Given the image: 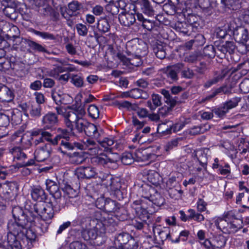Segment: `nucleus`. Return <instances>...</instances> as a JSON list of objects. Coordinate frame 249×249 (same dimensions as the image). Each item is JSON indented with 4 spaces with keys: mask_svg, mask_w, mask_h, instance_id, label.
Masks as SVG:
<instances>
[{
    "mask_svg": "<svg viewBox=\"0 0 249 249\" xmlns=\"http://www.w3.org/2000/svg\"><path fill=\"white\" fill-rule=\"evenodd\" d=\"M12 215L15 221H9L7 224L9 231L7 235V243L11 249H22L23 245L20 241L18 240V237L20 238L24 235L28 224L34 221L36 216L34 214L32 218H29L24 211L18 206L12 209Z\"/></svg>",
    "mask_w": 249,
    "mask_h": 249,
    "instance_id": "f257e3e1",
    "label": "nucleus"
},
{
    "mask_svg": "<svg viewBox=\"0 0 249 249\" xmlns=\"http://www.w3.org/2000/svg\"><path fill=\"white\" fill-rule=\"evenodd\" d=\"M83 207L82 212L85 217L82 218L86 219L84 220V223L88 222L87 223L92 227L102 230L104 228V225H116L114 219L107 214H102L100 211H95L94 207L92 208L87 205H83Z\"/></svg>",
    "mask_w": 249,
    "mask_h": 249,
    "instance_id": "f03ea898",
    "label": "nucleus"
},
{
    "mask_svg": "<svg viewBox=\"0 0 249 249\" xmlns=\"http://www.w3.org/2000/svg\"><path fill=\"white\" fill-rule=\"evenodd\" d=\"M84 220H86L85 218H81L79 222V224L82 227V230L80 231L81 237L86 241L92 240L96 241L94 242V244L99 245L102 244V242H99V239L101 236L98 235V232L105 233L107 230L109 231H113L115 225H103L104 228L96 229L95 227H92L90 226L89 223H84Z\"/></svg>",
    "mask_w": 249,
    "mask_h": 249,
    "instance_id": "7ed1b4c3",
    "label": "nucleus"
},
{
    "mask_svg": "<svg viewBox=\"0 0 249 249\" xmlns=\"http://www.w3.org/2000/svg\"><path fill=\"white\" fill-rule=\"evenodd\" d=\"M84 132L87 136L96 140L100 145L105 148L104 151L111 152V148L109 146L113 144L114 141L108 138H105L103 140H101L100 137L104 132L101 128L98 127L94 124L89 122Z\"/></svg>",
    "mask_w": 249,
    "mask_h": 249,
    "instance_id": "20e7f679",
    "label": "nucleus"
},
{
    "mask_svg": "<svg viewBox=\"0 0 249 249\" xmlns=\"http://www.w3.org/2000/svg\"><path fill=\"white\" fill-rule=\"evenodd\" d=\"M103 183L107 188L109 187L110 194L118 200H122L126 197V191L121 187V183L117 179L113 178L111 176H107Z\"/></svg>",
    "mask_w": 249,
    "mask_h": 249,
    "instance_id": "39448f33",
    "label": "nucleus"
},
{
    "mask_svg": "<svg viewBox=\"0 0 249 249\" xmlns=\"http://www.w3.org/2000/svg\"><path fill=\"white\" fill-rule=\"evenodd\" d=\"M115 238L116 242L118 243V247L127 249H137L138 248L137 241L127 232H121L116 236ZM116 244L115 243L116 245Z\"/></svg>",
    "mask_w": 249,
    "mask_h": 249,
    "instance_id": "423d86ee",
    "label": "nucleus"
},
{
    "mask_svg": "<svg viewBox=\"0 0 249 249\" xmlns=\"http://www.w3.org/2000/svg\"><path fill=\"white\" fill-rule=\"evenodd\" d=\"M0 2L4 6L2 9L3 14L11 20H16L19 14L17 9V1L15 0H0Z\"/></svg>",
    "mask_w": 249,
    "mask_h": 249,
    "instance_id": "0eeeda50",
    "label": "nucleus"
},
{
    "mask_svg": "<svg viewBox=\"0 0 249 249\" xmlns=\"http://www.w3.org/2000/svg\"><path fill=\"white\" fill-rule=\"evenodd\" d=\"M132 208L135 210L137 218L143 221H147L150 217L148 208L143 200H137L133 202Z\"/></svg>",
    "mask_w": 249,
    "mask_h": 249,
    "instance_id": "6e6552de",
    "label": "nucleus"
},
{
    "mask_svg": "<svg viewBox=\"0 0 249 249\" xmlns=\"http://www.w3.org/2000/svg\"><path fill=\"white\" fill-rule=\"evenodd\" d=\"M120 204L109 198H105L104 197L98 198L96 201V206L101 210L106 212L114 213L119 209Z\"/></svg>",
    "mask_w": 249,
    "mask_h": 249,
    "instance_id": "1a4fd4ad",
    "label": "nucleus"
},
{
    "mask_svg": "<svg viewBox=\"0 0 249 249\" xmlns=\"http://www.w3.org/2000/svg\"><path fill=\"white\" fill-rule=\"evenodd\" d=\"M161 93L164 96L165 98H166V103L171 107H173L177 105H179L184 103V100L187 99L189 95L188 92H184L181 94L180 98L177 96L173 97L170 95L169 91L165 89H161Z\"/></svg>",
    "mask_w": 249,
    "mask_h": 249,
    "instance_id": "9d476101",
    "label": "nucleus"
},
{
    "mask_svg": "<svg viewBox=\"0 0 249 249\" xmlns=\"http://www.w3.org/2000/svg\"><path fill=\"white\" fill-rule=\"evenodd\" d=\"M18 187L16 183L12 182L5 184L2 187L3 197L7 201L15 199L18 195Z\"/></svg>",
    "mask_w": 249,
    "mask_h": 249,
    "instance_id": "9b49d317",
    "label": "nucleus"
},
{
    "mask_svg": "<svg viewBox=\"0 0 249 249\" xmlns=\"http://www.w3.org/2000/svg\"><path fill=\"white\" fill-rule=\"evenodd\" d=\"M119 159L120 157L117 154H111L110 155L104 154L96 156L92 159V160L96 164L105 166L109 163H116Z\"/></svg>",
    "mask_w": 249,
    "mask_h": 249,
    "instance_id": "f8f14e48",
    "label": "nucleus"
},
{
    "mask_svg": "<svg viewBox=\"0 0 249 249\" xmlns=\"http://www.w3.org/2000/svg\"><path fill=\"white\" fill-rule=\"evenodd\" d=\"M136 10L132 8V10L123 11L119 15V19L120 23L126 27H130L136 23L135 18Z\"/></svg>",
    "mask_w": 249,
    "mask_h": 249,
    "instance_id": "ddd939ff",
    "label": "nucleus"
},
{
    "mask_svg": "<svg viewBox=\"0 0 249 249\" xmlns=\"http://www.w3.org/2000/svg\"><path fill=\"white\" fill-rule=\"evenodd\" d=\"M96 175L95 168L91 166H82L75 171V175L78 179H90Z\"/></svg>",
    "mask_w": 249,
    "mask_h": 249,
    "instance_id": "4468645a",
    "label": "nucleus"
},
{
    "mask_svg": "<svg viewBox=\"0 0 249 249\" xmlns=\"http://www.w3.org/2000/svg\"><path fill=\"white\" fill-rule=\"evenodd\" d=\"M159 234L162 239H164V240H171L173 243H178L180 240L182 241H185L187 240L189 234V231L187 230L182 231L180 232L178 237L176 238L175 240L171 239L170 230L169 228H164L163 230L159 232Z\"/></svg>",
    "mask_w": 249,
    "mask_h": 249,
    "instance_id": "2eb2a0df",
    "label": "nucleus"
},
{
    "mask_svg": "<svg viewBox=\"0 0 249 249\" xmlns=\"http://www.w3.org/2000/svg\"><path fill=\"white\" fill-rule=\"evenodd\" d=\"M42 122L44 129H50L58 124V119L55 113L49 112L43 116Z\"/></svg>",
    "mask_w": 249,
    "mask_h": 249,
    "instance_id": "dca6fc26",
    "label": "nucleus"
},
{
    "mask_svg": "<svg viewBox=\"0 0 249 249\" xmlns=\"http://www.w3.org/2000/svg\"><path fill=\"white\" fill-rule=\"evenodd\" d=\"M51 151L50 145L45 144L35 151V158L38 162L43 161L50 157Z\"/></svg>",
    "mask_w": 249,
    "mask_h": 249,
    "instance_id": "f3484780",
    "label": "nucleus"
},
{
    "mask_svg": "<svg viewBox=\"0 0 249 249\" xmlns=\"http://www.w3.org/2000/svg\"><path fill=\"white\" fill-rule=\"evenodd\" d=\"M132 8L135 10L139 9L142 13L149 16L154 15V10L148 0H139L137 5H132Z\"/></svg>",
    "mask_w": 249,
    "mask_h": 249,
    "instance_id": "a211bd4d",
    "label": "nucleus"
},
{
    "mask_svg": "<svg viewBox=\"0 0 249 249\" xmlns=\"http://www.w3.org/2000/svg\"><path fill=\"white\" fill-rule=\"evenodd\" d=\"M215 45L217 51L220 52L224 56L227 53H233L236 47L235 43L231 41H227L218 45L215 43Z\"/></svg>",
    "mask_w": 249,
    "mask_h": 249,
    "instance_id": "6ab92c4d",
    "label": "nucleus"
},
{
    "mask_svg": "<svg viewBox=\"0 0 249 249\" xmlns=\"http://www.w3.org/2000/svg\"><path fill=\"white\" fill-rule=\"evenodd\" d=\"M21 44H25L28 45L30 49L33 51L38 53H45L50 54V53L41 44L34 41L30 39L26 38H22Z\"/></svg>",
    "mask_w": 249,
    "mask_h": 249,
    "instance_id": "aec40b11",
    "label": "nucleus"
},
{
    "mask_svg": "<svg viewBox=\"0 0 249 249\" xmlns=\"http://www.w3.org/2000/svg\"><path fill=\"white\" fill-rule=\"evenodd\" d=\"M233 36L236 41L243 44H245L249 39L248 30L243 27H239L234 30Z\"/></svg>",
    "mask_w": 249,
    "mask_h": 249,
    "instance_id": "412c9836",
    "label": "nucleus"
},
{
    "mask_svg": "<svg viewBox=\"0 0 249 249\" xmlns=\"http://www.w3.org/2000/svg\"><path fill=\"white\" fill-rule=\"evenodd\" d=\"M137 19L141 23L142 26L143 28L147 30L148 31H155L158 30L159 28L158 23L154 21L147 19L144 18L142 14L138 13L137 14Z\"/></svg>",
    "mask_w": 249,
    "mask_h": 249,
    "instance_id": "4be33fe9",
    "label": "nucleus"
},
{
    "mask_svg": "<svg viewBox=\"0 0 249 249\" xmlns=\"http://www.w3.org/2000/svg\"><path fill=\"white\" fill-rule=\"evenodd\" d=\"M2 30L4 32H7V38L9 39L12 38L16 39L18 38L19 36V30L18 28L16 26L8 22H5L3 25Z\"/></svg>",
    "mask_w": 249,
    "mask_h": 249,
    "instance_id": "5701e85b",
    "label": "nucleus"
},
{
    "mask_svg": "<svg viewBox=\"0 0 249 249\" xmlns=\"http://www.w3.org/2000/svg\"><path fill=\"white\" fill-rule=\"evenodd\" d=\"M228 72V71L226 70H223L220 72L215 71L213 78L206 81L204 84V87L209 88L216 84L225 77Z\"/></svg>",
    "mask_w": 249,
    "mask_h": 249,
    "instance_id": "b1692460",
    "label": "nucleus"
},
{
    "mask_svg": "<svg viewBox=\"0 0 249 249\" xmlns=\"http://www.w3.org/2000/svg\"><path fill=\"white\" fill-rule=\"evenodd\" d=\"M54 212L55 211L53 208V202H50L46 206L40 207L39 216L43 220L46 221L51 219L53 217Z\"/></svg>",
    "mask_w": 249,
    "mask_h": 249,
    "instance_id": "393cba45",
    "label": "nucleus"
},
{
    "mask_svg": "<svg viewBox=\"0 0 249 249\" xmlns=\"http://www.w3.org/2000/svg\"><path fill=\"white\" fill-rule=\"evenodd\" d=\"M126 47L127 51L132 55L142 53L143 51L146 50L136 40H131L128 41L126 44Z\"/></svg>",
    "mask_w": 249,
    "mask_h": 249,
    "instance_id": "a878e982",
    "label": "nucleus"
},
{
    "mask_svg": "<svg viewBox=\"0 0 249 249\" xmlns=\"http://www.w3.org/2000/svg\"><path fill=\"white\" fill-rule=\"evenodd\" d=\"M61 188L63 191L65 192L69 197V201L72 203L73 205L74 204L73 203L74 199H76L78 196L79 190L77 189H73L70 184L68 183H64L61 185ZM76 200L74 201V202Z\"/></svg>",
    "mask_w": 249,
    "mask_h": 249,
    "instance_id": "bb28decb",
    "label": "nucleus"
},
{
    "mask_svg": "<svg viewBox=\"0 0 249 249\" xmlns=\"http://www.w3.org/2000/svg\"><path fill=\"white\" fill-rule=\"evenodd\" d=\"M231 93V89L227 85H223L219 88L213 89L211 93L206 98V100H209L221 93L228 94Z\"/></svg>",
    "mask_w": 249,
    "mask_h": 249,
    "instance_id": "cd10ccee",
    "label": "nucleus"
},
{
    "mask_svg": "<svg viewBox=\"0 0 249 249\" xmlns=\"http://www.w3.org/2000/svg\"><path fill=\"white\" fill-rule=\"evenodd\" d=\"M78 117L73 110L68 111L64 117L65 123L67 128L72 131L74 129V124L78 120Z\"/></svg>",
    "mask_w": 249,
    "mask_h": 249,
    "instance_id": "c85d7f7f",
    "label": "nucleus"
},
{
    "mask_svg": "<svg viewBox=\"0 0 249 249\" xmlns=\"http://www.w3.org/2000/svg\"><path fill=\"white\" fill-rule=\"evenodd\" d=\"M21 237L22 238V239L20 241L21 243V245H22L24 247L22 248V249L25 248L23 245L25 242H27V248L29 249L32 246V242L35 241L36 236L32 230H28L27 229H26L24 235H22Z\"/></svg>",
    "mask_w": 249,
    "mask_h": 249,
    "instance_id": "c756f323",
    "label": "nucleus"
},
{
    "mask_svg": "<svg viewBox=\"0 0 249 249\" xmlns=\"http://www.w3.org/2000/svg\"><path fill=\"white\" fill-rule=\"evenodd\" d=\"M31 196L33 200L39 202H45L47 198V195L40 187L33 189L31 191Z\"/></svg>",
    "mask_w": 249,
    "mask_h": 249,
    "instance_id": "7c9ffc66",
    "label": "nucleus"
},
{
    "mask_svg": "<svg viewBox=\"0 0 249 249\" xmlns=\"http://www.w3.org/2000/svg\"><path fill=\"white\" fill-rule=\"evenodd\" d=\"M13 91L7 87L2 85L0 90V101L9 102L14 99Z\"/></svg>",
    "mask_w": 249,
    "mask_h": 249,
    "instance_id": "2f4dec72",
    "label": "nucleus"
},
{
    "mask_svg": "<svg viewBox=\"0 0 249 249\" xmlns=\"http://www.w3.org/2000/svg\"><path fill=\"white\" fill-rule=\"evenodd\" d=\"M70 133L66 129L58 128L57 129V135L53 139V145H55L60 142L62 140H70Z\"/></svg>",
    "mask_w": 249,
    "mask_h": 249,
    "instance_id": "473e14b6",
    "label": "nucleus"
},
{
    "mask_svg": "<svg viewBox=\"0 0 249 249\" xmlns=\"http://www.w3.org/2000/svg\"><path fill=\"white\" fill-rule=\"evenodd\" d=\"M135 156L138 161H151L154 160L156 158L155 154L147 153L145 150L136 151Z\"/></svg>",
    "mask_w": 249,
    "mask_h": 249,
    "instance_id": "72a5a7b5",
    "label": "nucleus"
},
{
    "mask_svg": "<svg viewBox=\"0 0 249 249\" xmlns=\"http://www.w3.org/2000/svg\"><path fill=\"white\" fill-rule=\"evenodd\" d=\"M161 97L157 94H153L151 96V100H148L146 102V106L151 111H154L157 107L161 105Z\"/></svg>",
    "mask_w": 249,
    "mask_h": 249,
    "instance_id": "f704fd0d",
    "label": "nucleus"
},
{
    "mask_svg": "<svg viewBox=\"0 0 249 249\" xmlns=\"http://www.w3.org/2000/svg\"><path fill=\"white\" fill-rule=\"evenodd\" d=\"M70 140H62L60 143V146L57 148L58 151L63 155H66L67 157L71 153L68 151L73 150L72 143L69 142Z\"/></svg>",
    "mask_w": 249,
    "mask_h": 249,
    "instance_id": "c9c22d12",
    "label": "nucleus"
},
{
    "mask_svg": "<svg viewBox=\"0 0 249 249\" xmlns=\"http://www.w3.org/2000/svg\"><path fill=\"white\" fill-rule=\"evenodd\" d=\"M242 0H225L223 9L236 11L241 7Z\"/></svg>",
    "mask_w": 249,
    "mask_h": 249,
    "instance_id": "e433bc0d",
    "label": "nucleus"
},
{
    "mask_svg": "<svg viewBox=\"0 0 249 249\" xmlns=\"http://www.w3.org/2000/svg\"><path fill=\"white\" fill-rule=\"evenodd\" d=\"M156 189L151 186L144 183L142 184L140 189V192L142 196L147 199H149L153 193H155Z\"/></svg>",
    "mask_w": 249,
    "mask_h": 249,
    "instance_id": "4c0bfd02",
    "label": "nucleus"
},
{
    "mask_svg": "<svg viewBox=\"0 0 249 249\" xmlns=\"http://www.w3.org/2000/svg\"><path fill=\"white\" fill-rule=\"evenodd\" d=\"M68 157L69 158L70 162L72 164H80L86 160V158L82 152L71 153Z\"/></svg>",
    "mask_w": 249,
    "mask_h": 249,
    "instance_id": "58836bf2",
    "label": "nucleus"
},
{
    "mask_svg": "<svg viewBox=\"0 0 249 249\" xmlns=\"http://www.w3.org/2000/svg\"><path fill=\"white\" fill-rule=\"evenodd\" d=\"M110 26L106 18H100L97 23V29L101 34H105L109 31Z\"/></svg>",
    "mask_w": 249,
    "mask_h": 249,
    "instance_id": "ea45409f",
    "label": "nucleus"
},
{
    "mask_svg": "<svg viewBox=\"0 0 249 249\" xmlns=\"http://www.w3.org/2000/svg\"><path fill=\"white\" fill-rule=\"evenodd\" d=\"M215 224L217 228L220 230L223 233L230 234L229 221L224 217L219 218L217 221L215 222Z\"/></svg>",
    "mask_w": 249,
    "mask_h": 249,
    "instance_id": "a19ab883",
    "label": "nucleus"
},
{
    "mask_svg": "<svg viewBox=\"0 0 249 249\" xmlns=\"http://www.w3.org/2000/svg\"><path fill=\"white\" fill-rule=\"evenodd\" d=\"M29 31L31 33L40 36L42 39L45 40H54L56 39V37L54 35L49 32H40L33 28H30Z\"/></svg>",
    "mask_w": 249,
    "mask_h": 249,
    "instance_id": "79ce46f5",
    "label": "nucleus"
},
{
    "mask_svg": "<svg viewBox=\"0 0 249 249\" xmlns=\"http://www.w3.org/2000/svg\"><path fill=\"white\" fill-rule=\"evenodd\" d=\"M147 53L146 50L143 51L142 53L132 55L131 57L129 58V64L135 67H138L142 63V57L144 56Z\"/></svg>",
    "mask_w": 249,
    "mask_h": 249,
    "instance_id": "37998d69",
    "label": "nucleus"
},
{
    "mask_svg": "<svg viewBox=\"0 0 249 249\" xmlns=\"http://www.w3.org/2000/svg\"><path fill=\"white\" fill-rule=\"evenodd\" d=\"M148 200L153 204L159 207L163 205L165 201L164 198L156 190L155 193H153Z\"/></svg>",
    "mask_w": 249,
    "mask_h": 249,
    "instance_id": "c03bdc74",
    "label": "nucleus"
},
{
    "mask_svg": "<svg viewBox=\"0 0 249 249\" xmlns=\"http://www.w3.org/2000/svg\"><path fill=\"white\" fill-rule=\"evenodd\" d=\"M214 247L222 248L225 246L227 238L222 234H216L213 236Z\"/></svg>",
    "mask_w": 249,
    "mask_h": 249,
    "instance_id": "a18cd8bd",
    "label": "nucleus"
},
{
    "mask_svg": "<svg viewBox=\"0 0 249 249\" xmlns=\"http://www.w3.org/2000/svg\"><path fill=\"white\" fill-rule=\"evenodd\" d=\"M114 213L115 216L120 221H125L129 218L127 210L120 205H119V209Z\"/></svg>",
    "mask_w": 249,
    "mask_h": 249,
    "instance_id": "49530a36",
    "label": "nucleus"
},
{
    "mask_svg": "<svg viewBox=\"0 0 249 249\" xmlns=\"http://www.w3.org/2000/svg\"><path fill=\"white\" fill-rule=\"evenodd\" d=\"M10 152L13 155L14 159L18 160H22L27 158L26 154L19 147H14L10 149Z\"/></svg>",
    "mask_w": 249,
    "mask_h": 249,
    "instance_id": "de8ad7c7",
    "label": "nucleus"
},
{
    "mask_svg": "<svg viewBox=\"0 0 249 249\" xmlns=\"http://www.w3.org/2000/svg\"><path fill=\"white\" fill-rule=\"evenodd\" d=\"M25 208L26 210L29 211L30 216L28 215L27 216L29 218H32L34 214L36 215L34 219L39 216V214L40 213V207H39L37 204H32L31 205L26 204L25 205Z\"/></svg>",
    "mask_w": 249,
    "mask_h": 249,
    "instance_id": "09e8293b",
    "label": "nucleus"
},
{
    "mask_svg": "<svg viewBox=\"0 0 249 249\" xmlns=\"http://www.w3.org/2000/svg\"><path fill=\"white\" fill-rule=\"evenodd\" d=\"M184 126V124H176L175 125H172L169 128H165L164 130H162L160 133L162 134V136H166L171 133L173 130L174 132L181 130Z\"/></svg>",
    "mask_w": 249,
    "mask_h": 249,
    "instance_id": "8fccbe9b",
    "label": "nucleus"
},
{
    "mask_svg": "<svg viewBox=\"0 0 249 249\" xmlns=\"http://www.w3.org/2000/svg\"><path fill=\"white\" fill-rule=\"evenodd\" d=\"M241 98L238 97H235L228 101L226 102L223 105L226 108V110H229L232 108L236 107L238 103L241 101Z\"/></svg>",
    "mask_w": 249,
    "mask_h": 249,
    "instance_id": "3c124183",
    "label": "nucleus"
},
{
    "mask_svg": "<svg viewBox=\"0 0 249 249\" xmlns=\"http://www.w3.org/2000/svg\"><path fill=\"white\" fill-rule=\"evenodd\" d=\"M88 122L84 118L78 119L74 124V128L78 133L84 132Z\"/></svg>",
    "mask_w": 249,
    "mask_h": 249,
    "instance_id": "603ef678",
    "label": "nucleus"
},
{
    "mask_svg": "<svg viewBox=\"0 0 249 249\" xmlns=\"http://www.w3.org/2000/svg\"><path fill=\"white\" fill-rule=\"evenodd\" d=\"M11 121L13 124L17 125L19 124L22 121V113L18 110H12L11 112Z\"/></svg>",
    "mask_w": 249,
    "mask_h": 249,
    "instance_id": "864d4df0",
    "label": "nucleus"
},
{
    "mask_svg": "<svg viewBox=\"0 0 249 249\" xmlns=\"http://www.w3.org/2000/svg\"><path fill=\"white\" fill-rule=\"evenodd\" d=\"M42 108L39 104H34L31 106L29 113L31 116L34 118L39 117L41 114Z\"/></svg>",
    "mask_w": 249,
    "mask_h": 249,
    "instance_id": "5fc2aeb1",
    "label": "nucleus"
},
{
    "mask_svg": "<svg viewBox=\"0 0 249 249\" xmlns=\"http://www.w3.org/2000/svg\"><path fill=\"white\" fill-rule=\"evenodd\" d=\"M134 157L130 152H124L121 157V161L124 165H130L134 160Z\"/></svg>",
    "mask_w": 249,
    "mask_h": 249,
    "instance_id": "6e6d98bb",
    "label": "nucleus"
},
{
    "mask_svg": "<svg viewBox=\"0 0 249 249\" xmlns=\"http://www.w3.org/2000/svg\"><path fill=\"white\" fill-rule=\"evenodd\" d=\"M199 17L194 15H189L187 18V21L189 24L196 29H197L199 26Z\"/></svg>",
    "mask_w": 249,
    "mask_h": 249,
    "instance_id": "4d7b16f0",
    "label": "nucleus"
},
{
    "mask_svg": "<svg viewBox=\"0 0 249 249\" xmlns=\"http://www.w3.org/2000/svg\"><path fill=\"white\" fill-rule=\"evenodd\" d=\"M66 95L58 92H52V97L57 105L65 104L64 98Z\"/></svg>",
    "mask_w": 249,
    "mask_h": 249,
    "instance_id": "13d9d810",
    "label": "nucleus"
},
{
    "mask_svg": "<svg viewBox=\"0 0 249 249\" xmlns=\"http://www.w3.org/2000/svg\"><path fill=\"white\" fill-rule=\"evenodd\" d=\"M55 205H53V208L56 213L59 212L62 209H64L66 206V201L64 198L61 199H55Z\"/></svg>",
    "mask_w": 249,
    "mask_h": 249,
    "instance_id": "bf43d9fd",
    "label": "nucleus"
},
{
    "mask_svg": "<svg viewBox=\"0 0 249 249\" xmlns=\"http://www.w3.org/2000/svg\"><path fill=\"white\" fill-rule=\"evenodd\" d=\"M203 52L205 56L210 58L214 57L216 53L215 49L213 45H208L205 47Z\"/></svg>",
    "mask_w": 249,
    "mask_h": 249,
    "instance_id": "052dcab7",
    "label": "nucleus"
},
{
    "mask_svg": "<svg viewBox=\"0 0 249 249\" xmlns=\"http://www.w3.org/2000/svg\"><path fill=\"white\" fill-rule=\"evenodd\" d=\"M142 90L138 88L133 89L126 93V96L134 98L139 99L142 97Z\"/></svg>",
    "mask_w": 249,
    "mask_h": 249,
    "instance_id": "680f3d73",
    "label": "nucleus"
},
{
    "mask_svg": "<svg viewBox=\"0 0 249 249\" xmlns=\"http://www.w3.org/2000/svg\"><path fill=\"white\" fill-rule=\"evenodd\" d=\"M83 142L84 143L85 149L87 148L89 150L96 149L98 148L99 144H100L99 143H97L92 138L86 139Z\"/></svg>",
    "mask_w": 249,
    "mask_h": 249,
    "instance_id": "e2e57ef3",
    "label": "nucleus"
},
{
    "mask_svg": "<svg viewBox=\"0 0 249 249\" xmlns=\"http://www.w3.org/2000/svg\"><path fill=\"white\" fill-rule=\"evenodd\" d=\"M88 111L89 116L93 119H97L99 117V110L97 107L94 105H90Z\"/></svg>",
    "mask_w": 249,
    "mask_h": 249,
    "instance_id": "0e129e2a",
    "label": "nucleus"
},
{
    "mask_svg": "<svg viewBox=\"0 0 249 249\" xmlns=\"http://www.w3.org/2000/svg\"><path fill=\"white\" fill-rule=\"evenodd\" d=\"M66 68L61 66H57L52 70L49 73V75L55 78L59 76V74L66 71Z\"/></svg>",
    "mask_w": 249,
    "mask_h": 249,
    "instance_id": "69168bd1",
    "label": "nucleus"
},
{
    "mask_svg": "<svg viewBox=\"0 0 249 249\" xmlns=\"http://www.w3.org/2000/svg\"><path fill=\"white\" fill-rule=\"evenodd\" d=\"M147 179L151 184L157 185L159 182V175L156 172L148 173Z\"/></svg>",
    "mask_w": 249,
    "mask_h": 249,
    "instance_id": "338daca9",
    "label": "nucleus"
},
{
    "mask_svg": "<svg viewBox=\"0 0 249 249\" xmlns=\"http://www.w3.org/2000/svg\"><path fill=\"white\" fill-rule=\"evenodd\" d=\"M80 5V3L77 1L70 2L68 5V14L71 15L73 12L79 10Z\"/></svg>",
    "mask_w": 249,
    "mask_h": 249,
    "instance_id": "774afa93",
    "label": "nucleus"
}]
</instances>
